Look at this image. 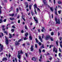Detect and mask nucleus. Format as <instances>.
Listing matches in <instances>:
<instances>
[{
  "label": "nucleus",
  "mask_w": 62,
  "mask_h": 62,
  "mask_svg": "<svg viewBox=\"0 0 62 62\" xmlns=\"http://www.w3.org/2000/svg\"><path fill=\"white\" fill-rule=\"evenodd\" d=\"M34 19L36 23H38V19H37V18H35V17H34Z\"/></svg>",
  "instance_id": "10"
},
{
  "label": "nucleus",
  "mask_w": 62,
  "mask_h": 62,
  "mask_svg": "<svg viewBox=\"0 0 62 62\" xmlns=\"http://www.w3.org/2000/svg\"><path fill=\"white\" fill-rule=\"evenodd\" d=\"M2 61H5V58H3V59H2Z\"/></svg>",
  "instance_id": "41"
},
{
  "label": "nucleus",
  "mask_w": 62,
  "mask_h": 62,
  "mask_svg": "<svg viewBox=\"0 0 62 62\" xmlns=\"http://www.w3.org/2000/svg\"><path fill=\"white\" fill-rule=\"evenodd\" d=\"M26 10L27 11H29V9L28 8H27L26 9Z\"/></svg>",
  "instance_id": "61"
},
{
  "label": "nucleus",
  "mask_w": 62,
  "mask_h": 62,
  "mask_svg": "<svg viewBox=\"0 0 62 62\" xmlns=\"http://www.w3.org/2000/svg\"><path fill=\"white\" fill-rule=\"evenodd\" d=\"M29 39L30 40H32V37L31 36L29 37Z\"/></svg>",
  "instance_id": "21"
},
{
  "label": "nucleus",
  "mask_w": 62,
  "mask_h": 62,
  "mask_svg": "<svg viewBox=\"0 0 62 62\" xmlns=\"http://www.w3.org/2000/svg\"><path fill=\"white\" fill-rule=\"evenodd\" d=\"M12 27L13 28H15V27L14 26H12Z\"/></svg>",
  "instance_id": "56"
},
{
  "label": "nucleus",
  "mask_w": 62,
  "mask_h": 62,
  "mask_svg": "<svg viewBox=\"0 0 62 62\" xmlns=\"http://www.w3.org/2000/svg\"><path fill=\"white\" fill-rule=\"evenodd\" d=\"M42 52H44V53L45 52V50L44 49H43L42 51Z\"/></svg>",
  "instance_id": "46"
},
{
  "label": "nucleus",
  "mask_w": 62,
  "mask_h": 62,
  "mask_svg": "<svg viewBox=\"0 0 62 62\" xmlns=\"http://www.w3.org/2000/svg\"><path fill=\"white\" fill-rule=\"evenodd\" d=\"M58 3H59V4H62V3L61 2V1H59L58 2Z\"/></svg>",
  "instance_id": "27"
},
{
  "label": "nucleus",
  "mask_w": 62,
  "mask_h": 62,
  "mask_svg": "<svg viewBox=\"0 0 62 62\" xmlns=\"http://www.w3.org/2000/svg\"><path fill=\"white\" fill-rule=\"evenodd\" d=\"M18 23H20V20H18Z\"/></svg>",
  "instance_id": "50"
},
{
  "label": "nucleus",
  "mask_w": 62,
  "mask_h": 62,
  "mask_svg": "<svg viewBox=\"0 0 62 62\" xmlns=\"http://www.w3.org/2000/svg\"><path fill=\"white\" fill-rule=\"evenodd\" d=\"M15 60L16 62H17V58H15Z\"/></svg>",
  "instance_id": "37"
},
{
  "label": "nucleus",
  "mask_w": 62,
  "mask_h": 62,
  "mask_svg": "<svg viewBox=\"0 0 62 62\" xmlns=\"http://www.w3.org/2000/svg\"><path fill=\"white\" fill-rule=\"evenodd\" d=\"M62 38H61V37H60V40H61V39H62Z\"/></svg>",
  "instance_id": "62"
},
{
  "label": "nucleus",
  "mask_w": 62,
  "mask_h": 62,
  "mask_svg": "<svg viewBox=\"0 0 62 62\" xmlns=\"http://www.w3.org/2000/svg\"><path fill=\"white\" fill-rule=\"evenodd\" d=\"M41 30V31L42 32H44V31L45 30V29H44V27H43L42 28V29Z\"/></svg>",
  "instance_id": "14"
},
{
  "label": "nucleus",
  "mask_w": 62,
  "mask_h": 62,
  "mask_svg": "<svg viewBox=\"0 0 62 62\" xmlns=\"http://www.w3.org/2000/svg\"><path fill=\"white\" fill-rule=\"evenodd\" d=\"M6 19H4V22H6Z\"/></svg>",
  "instance_id": "49"
},
{
  "label": "nucleus",
  "mask_w": 62,
  "mask_h": 62,
  "mask_svg": "<svg viewBox=\"0 0 62 62\" xmlns=\"http://www.w3.org/2000/svg\"><path fill=\"white\" fill-rule=\"evenodd\" d=\"M37 9L38 10H39V11H40V9H39V8H38Z\"/></svg>",
  "instance_id": "60"
},
{
  "label": "nucleus",
  "mask_w": 62,
  "mask_h": 62,
  "mask_svg": "<svg viewBox=\"0 0 62 62\" xmlns=\"http://www.w3.org/2000/svg\"><path fill=\"white\" fill-rule=\"evenodd\" d=\"M25 54L26 55V57H27L28 56V54H27L26 53H25Z\"/></svg>",
  "instance_id": "35"
},
{
  "label": "nucleus",
  "mask_w": 62,
  "mask_h": 62,
  "mask_svg": "<svg viewBox=\"0 0 62 62\" xmlns=\"http://www.w3.org/2000/svg\"><path fill=\"white\" fill-rule=\"evenodd\" d=\"M22 19H23V20H24V21H25V19H24V18H23V17H22Z\"/></svg>",
  "instance_id": "45"
},
{
  "label": "nucleus",
  "mask_w": 62,
  "mask_h": 62,
  "mask_svg": "<svg viewBox=\"0 0 62 62\" xmlns=\"http://www.w3.org/2000/svg\"><path fill=\"white\" fill-rule=\"evenodd\" d=\"M56 44L57 45V46H58V42H57L56 41Z\"/></svg>",
  "instance_id": "58"
},
{
  "label": "nucleus",
  "mask_w": 62,
  "mask_h": 62,
  "mask_svg": "<svg viewBox=\"0 0 62 62\" xmlns=\"http://www.w3.org/2000/svg\"><path fill=\"white\" fill-rule=\"evenodd\" d=\"M18 55L17 56V57L18 58L20 59L21 58V55H19L20 54V51H18Z\"/></svg>",
  "instance_id": "8"
},
{
  "label": "nucleus",
  "mask_w": 62,
  "mask_h": 62,
  "mask_svg": "<svg viewBox=\"0 0 62 62\" xmlns=\"http://www.w3.org/2000/svg\"><path fill=\"white\" fill-rule=\"evenodd\" d=\"M38 44H39V46H40L42 44L40 42H39L38 43Z\"/></svg>",
  "instance_id": "22"
},
{
  "label": "nucleus",
  "mask_w": 62,
  "mask_h": 62,
  "mask_svg": "<svg viewBox=\"0 0 62 62\" xmlns=\"http://www.w3.org/2000/svg\"><path fill=\"white\" fill-rule=\"evenodd\" d=\"M39 39H40V41L41 42H42V38H41V36H39Z\"/></svg>",
  "instance_id": "13"
},
{
  "label": "nucleus",
  "mask_w": 62,
  "mask_h": 62,
  "mask_svg": "<svg viewBox=\"0 0 62 62\" xmlns=\"http://www.w3.org/2000/svg\"><path fill=\"white\" fill-rule=\"evenodd\" d=\"M41 59H39V61H40V62H41Z\"/></svg>",
  "instance_id": "59"
},
{
  "label": "nucleus",
  "mask_w": 62,
  "mask_h": 62,
  "mask_svg": "<svg viewBox=\"0 0 62 62\" xmlns=\"http://www.w3.org/2000/svg\"><path fill=\"white\" fill-rule=\"evenodd\" d=\"M53 52H55L56 53H57V49L56 48L54 47Z\"/></svg>",
  "instance_id": "6"
},
{
  "label": "nucleus",
  "mask_w": 62,
  "mask_h": 62,
  "mask_svg": "<svg viewBox=\"0 0 62 62\" xmlns=\"http://www.w3.org/2000/svg\"><path fill=\"white\" fill-rule=\"evenodd\" d=\"M23 46H25V44H23Z\"/></svg>",
  "instance_id": "63"
},
{
  "label": "nucleus",
  "mask_w": 62,
  "mask_h": 62,
  "mask_svg": "<svg viewBox=\"0 0 62 62\" xmlns=\"http://www.w3.org/2000/svg\"><path fill=\"white\" fill-rule=\"evenodd\" d=\"M14 29H13L11 30V31H12V32H14Z\"/></svg>",
  "instance_id": "31"
},
{
  "label": "nucleus",
  "mask_w": 62,
  "mask_h": 62,
  "mask_svg": "<svg viewBox=\"0 0 62 62\" xmlns=\"http://www.w3.org/2000/svg\"><path fill=\"white\" fill-rule=\"evenodd\" d=\"M50 39L51 41H53L54 40V39L52 38H51Z\"/></svg>",
  "instance_id": "36"
},
{
  "label": "nucleus",
  "mask_w": 62,
  "mask_h": 62,
  "mask_svg": "<svg viewBox=\"0 0 62 62\" xmlns=\"http://www.w3.org/2000/svg\"><path fill=\"white\" fill-rule=\"evenodd\" d=\"M20 54H23V52H22V50H21L20 51Z\"/></svg>",
  "instance_id": "29"
},
{
  "label": "nucleus",
  "mask_w": 62,
  "mask_h": 62,
  "mask_svg": "<svg viewBox=\"0 0 62 62\" xmlns=\"http://www.w3.org/2000/svg\"><path fill=\"white\" fill-rule=\"evenodd\" d=\"M2 30L3 31H5V28H2Z\"/></svg>",
  "instance_id": "38"
},
{
  "label": "nucleus",
  "mask_w": 62,
  "mask_h": 62,
  "mask_svg": "<svg viewBox=\"0 0 62 62\" xmlns=\"http://www.w3.org/2000/svg\"><path fill=\"white\" fill-rule=\"evenodd\" d=\"M26 37H25V38H24V40H26V39H27V38H26Z\"/></svg>",
  "instance_id": "30"
},
{
  "label": "nucleus",
  "mask_w": 62,
  "mask_h": 62,
  "mask_svg": "<svg viewBox=\"0 0 62 62\" xmlns=\"http://www.w3.org/2000/svg\"><path fill=\"white\" fill-rule=\"evenodd\" d=\"M5 61H7V59L6 58H5Z\"/></svg>",
  "instance_id": "57"
},
{
  "label": "nucleus",
  "mask_w": 62,
  "mask_h": 62,
  "mask_svg": "<svg viewBox=\"0 0 62 62\" xmlns=\"http://www.w3.org/2000/svg\"><path fill=\"white\" fill-rule=\"evenodd\" d=\"M28 35V33H26L25 34V36H27Z\"/></svg>",
  "instance_id": "25"
},
{
  "label": "nucleus",
  "mask_w": 62,
  "mask_h": 62,
  "mask_svg": "<svg viewBox=\"0 0 62 62\" xmlns=\"http://www.w3.org/2000/svg\"><path fill=\"white\" fill-rule=\"evenodd\" d=\"M25 28L26 29H27V26H26L25 25Z\"/></svg>",
  "instance_id": "34"
},
{
  "label": "nucleus",
  "mask_w": 62,
  "mask_h": 62,
  "mask_svg": "<svg viewBox=\"0 0 62 62\" xmlns=\"http://www.w3.org/2000/svg\"><path fill=\"white\" fill-rule=\"evenodd\" d=\"M49 38H50V36L49 35H47L46 38V40H48Z\"/></svg>",
  "instance_id": "9"
},
{
  "label": "nucleus",
  "mask_w": 62,
  "mask_h": 62,
  "mask_svg": "<svg viewBox=\"0 0 62 62\" xmlns=\"http://www.w3.org/2000/svg\"><path fill=\"white\" fill-rule=\"evenodd\" d=\"M43 2H44V4L46 6H48L49 8H50V6L47 4V2L46 0H43Z\"/></svg>",
  "instance_id": "3"
},
{
  "label": "nucleus",
  "mask_w": 62,
  "mask_h": 62,
  "mask_svg": "<svg viewBox=\"0 0 62 62\" xmlns=\"http://www.w3.org/2000/svg\"><path fill=\"white\" fill-rule=\"evenodd\" d=\"M35 48H37L38 47V46H37V44H35Z\"/></svg>",
  "instance_id": "43"
},
{
  "label": "nucleus",
  "mask_w": 62,
  "mask_h": 62,
  "mask_svg": "<svg viewBox=\"0 0 62 62\" xmlns=\"http://www.w3.org/2000/svg\"><path fill=\"white\" fill-rule=\"evenodd\" d=\"M14 14H11L10 15H9V16H12V17H13L14 16Z\"/></svg>",
  "instance_id": "16"
},
{
  "label": "nucleus",
  "mask_w": 62,
  "mask_h": 62,
  "mask_svg": "<svg viewBox=\"0 0 62 62\" xmlns=\"http://www.w3.org/2000/svg\"><path fill=\"white\" fill-rule=\"evenodd\" d=\"M60 46L61 47V48H62V45L61 44H60Z\"/></svg>",
  "instance_id": "64"
},
{
  "label": "nucleus",
  "mask_w": 62,
  "mask_h": 62,
  "mask_svg": "<svg viewBox=\"0 0 62 62\" xmlns=\"http://www.w3.org/2000/svg\"><path fill=\"white\" fill-rule=\"evenodd\" d=\"M42 55H41V56L40 57V59H41L42 58Z\"/></svg>",
  "instance_id": "51"
},
{
  "label": "nucleus",
  "mask_w": 62,
  "mask_h": 62,
  "mask_svg": "<svg viewBox=\"0 0 62 62\" xmlns=\"http://www.w3.org/2000/svg\"><path fill=\"white\" fill-rule=\"evenodd\" d=\"M22 40H22L21 39H20V40H18V42H20V41H22Z\"/></svg>",
  "instance_id": "40"
},
{
  "label": "nucleus",
  "mask_w": 62,
  "mask_h": 62,
  "mask_svg": "<svg viewBox=\"0 0 62 62\" xmlns=\"http://www.w3.org/2000/svg\"><path fill=\"white\" fill-rule=\"evenodd\" d=\"M50 9L52 11V12H53V11H54V9H53V8H52V7H50Z\"/></svg>",
  "instance_id": "18"
},
{
  "label": "nucleus",
  "mask_w": 62,
  "mask_h": 62,
  "mask_svg": "<svg viewBox=\"0 0 62 62\" xmlns=\"http://www.w3.org/2000/svg\"><path fill=\"white\" fill-rule=\"evenodd\" d=\"M19 12V9L18 8H17L16 9V12Z\"/></svg>",
  "instance_id": "42"
},
{
  "label": "nucleus",
  "mask_w": 62,
  "mask_h": 62,
  "mask_svg": "<svg viewBox=\"0 0 62 62\" xmlns=\"http://www.w3.org/2000/svg\"><path fill=\"white\" fill-rule=\"evenodd\" d=\"M26 8H28V4L26 6Z\"/></svg>",
  "instance_id": "55"
},
{
  "label": "nucleus",
  "mask_w": 62,
  "mask_h": 62,
  "mask_svg": "<svg viewBox=\"0 0 62 62\" xmlns=\"http://www.w3.org/2000/svg\"><path fill=\"white\" fill-rule=\"evenodd\" d=\"M50 55V53H47L46 54V55Z\"/></svg>",
  "instance_id": "39"
},
{
  "label": "nucleus",
  "mask_w": 62,
  "mask_h": 62,
  "mask_svg": "<svg viewBox=\"0 0 62 62\" xmlns=\"http://www.w3.org/2000/svg\"><path fill=\"white\" fill-rule=\"evenodd\" d=\"M8 56H9V58L10 57V56H11V55H10V54H9Z\"/></svg>",
  "instance_id": "48"
},
{
  "label": "nucleus",
  "mask_w": 62,
  "mask_h": 62,
  "mask_svg": "<svg viewBox=\"0 0 62 62\" xmlns=\"http://www.w3.org/2000/svg\"><path fill=\"white\" fill-rule=\"evenodd\" d=\"M32 60L34 61H36V60H38V58H35V57H33L32 58Z\"/></svg>",
  "instance_id": "7"
},
{
  "label": "nucleus",
  "mask_w": 62,
  "mask_h": 62,
  "mask_svg": "<svg viewBox=\"0 0 62 62\" xmlns=\"http://www.w3.org/2000/svg\"><path fill=\"white\" fill-rule=\"evenodd\" d=\"M59 55L60 57H61V53H59Z\"/></svg>",
  "instance_id": "33"
},
{
  "label": "nucleus",
  "mask_w": 62,
  "mask_h": 62,
  "mask_svg": "<svg viewBox=\"0 0 62 62\" xmlns=\"http://www.w3.org/2000/svg\"><path fill=\"white\" fill-rule=\"evenodd\" d=\"M0 49L1 50H0V52H1V51H2L3 49V45H2L1 44V43H0Z\"/></svg>",
  "instance_id": "5"
},
{
  "label": "nucleus",
  "mask_w": 62,
  "mask_h": 62,
  "mask_svg": "<svg viewBox=\"0 0 62 62\" xmlns=\"http://www.w3.org/2000/svg\"><path fill=\"white\" fill-rule=\"evenodd\" d=\"M42 48H44V45L43 44H42Z\"/></svg>",
  "instance_id": "28"
},
{
  "label": "nucleus",
  "mask_w": 62,
  "mask_h": 62,
  "mask_svg": "<svg viewBox=\"0 0 62 62\" xmlns=\"http://www.w3.org/2000/svg\"><path fill=\"white\" fill-rule=\"evenodd\" d=\"M30 49L31 50V51H33V50H34V48H33V46H31Z\"/></svg>",
  "instance_id": "11"
},
{
  "label": "nucleus",
  "mask_w": 62,
  "mask_h": 62,
  "mask_svg": "<svg viewBox=\"0 0 62 62\" xmlns=\"http://www.w3.org/2000/svg\"><path fill=\"white\" fill-rule=\"evenodd\" d=\"M9 35H10V36L9 37V38H12V34H9Z\"/></svg>",
  "instance_id": "19"
},
{
  "label": "nucleus",
  "mask_w": 62,
  "mask_h": 62,
  "mask_svg": "<svg viewBox=\"0 0 62 62\" xmlns=\"http://www.w3.org/2000/svg\"><path fill=\"white\" fill-rule=\"evenodd\" d=\"M55 15H57V11H55Z\"/></svg>",
  "instance_id": "26"
},
{
  "label": "nucleus",
  "mask_w": 62,
  "mask_h": 62,
  "mask_svg": "<svg viewBox=\"0 0 62 62\" xmlns=\"http://www.w3.org/2000/svg\"><path fill=\"white\" fill-rule=\"evenodd\" d=\"M2 12H1V9H0V14H1ZM3 21H2V19H1L0 20V23H2V22Z\"/></svg>",
  "instance_id": "12"
},
{
  "label": "nucleus",
  "mask_w": 62,
  "mask_h": 62,
  "mask_svg": "<svg viewBox=\"0 0 62 62\" xmlns=\"http://www.w3.org/2000/svg\"><path fill=\"white\" fill-rule=\"evenodd\" d=\"M24 32V31H21V33H23Z\"/></svg>",
  "instance_id": "54"
},
{
  "label": "nucleus",
  "mask_w": 62,
  "mask_h": 62,
  "mask_svg": "<svg viewBox=\"0 0 62 62\" xmlns=\"http://www.w3.org/2000/svg\"><path fill=\"white\" fill-rule=\"evenodd\" d=\"M34 11L35 12V14H36L37 15V12H36V8H37V5L36 4H35L34 5Z\"/></svg>",
  "instance_id": "2"
},
{
  "label": "nucleus",
  "mask_w": 62,
  "mask_h": 62,
  "mask_svg": "<svg viewBox=\"0 0 62 62\" xmlns=\"http://www.w3.org/2000/svg\"><path fill=\"white\" fill-rule=\"evenodd\" d=\"M15 44L16 45H19V43L17 42H16Z\"/></svg>",
  "instance_id": "17"
},
{
  "label": "nucleus",
  "mask_w": 62,
  "mask_h": 62,
  "mask_svg": "<svg viewBox=\"0 0 62 62\" xmlns=\"http://www.w3.org/2000/svg\"><path fill=\"white\" fill-rule=\"evenodd\" d=\"M2 1V5H4V3H3V2L2 1Z\"/></svg>",
  "instance_id": "52"
},
{
  "label": "nucleus",
  "mask_w": 62,
  "mask_h": 62,
  "mask_svg": "<svg viewBox=\"0 0 62 62\" xmlns=\"http://www.w3.org/2000/svg\"><path fill=\"white\" fill-rule=\"evenodd\" d=\"M31 7H32V5H30L29 6V8L30 9H31Z\"/></svg>",
  "instance_id": "23"
},
{
  "label": "nucleus",
  "mask_w": 62,
  "mask_h": 62,
  "mask_svg": "<svg viewBox=\"0 0 62 62\" xmlns=\"http://www.w3.org/2000/svg\"><path fill=\"white\" fill-rule=\"evenodd\" d=\"M42 38L43 39V37H44V34H42Z\"/></svg>",
  "instance_id": "44"
},
{
  "label": "nucleus",
  "mask_w": 62,
  "mask_h": 62,
  "mask_svg": "<svg viewBox=\"0 0 62 62\" xmlns=\"http://www.w3.org/2000/svg\"><path fill=\"white\" fill-rule=\"evenodd\" d=\"M5 42L7 45L8 44V38H7L6 36H5Z\"/></svg>",
  "instance_id": "4"
},
{
  "label": "nucleus",
  "mask_w": 62,
  "mask_h": 62,
  "mask_svg": "<svg viewBox=\"0 0 62 62\" xmlns=\"http://www.w3.org/2000/svg\"><path fill=\"white\" fill-rule=\"evenodd\" d=\"M35 39L36 40V42L37 43H38V39H37V38H36Z\"/></svg>",
  "instance_id": "32"
},
{
  "label": "nucleus",
  "mask_w": 62,
  "mask_h": 62,
  "mask_svg": "<svg viewBox=\"0 0 62 62\" xmlns=\"http://www.w3.org/2000/svg\"><path fill=\"white\" fill-rule=\"evenodd\" d=\"M59 12V14H60V13H61V11H58Z\"/></svg>",
  "instance_id": "47"
},
{
  "label": "nucleus",
  "mask_w": 62,
  "mask_h": 62,
  "mask_svg": "<svg viewBox=\"0 0 62 62\" xmlns=\"http://www.w3.org/2000/svg\"><path fill=\"white\" fill-rule=\"evenodd\" d=\"M9 19H10V20H11V21H13V20H15V19L13 18H10Z\"/></svg>",
  "instance_id": "15"
},
{
  "label": "nucleus",
  "mask_w": 62,
  "mask_h": 62,
  "mask_svg": "<svg viewBox=\"0 0 62 62\" xmlns=\"http://www.w3.org/2000/svg\"><path fill=\"white\" fill-rule=\"evenodd\" d=\"M39 52L40 54L41 53V49H39Z\"/></svg>",
  "instance_id": "20"
},
{
  "label": "nucleus",
  "mask_w": 62,
  "mask_h": 62,
  "mask_svg": "<svg viewBox=\"0 0 62 62\" xmlns=\"http://www.w3.org/2000/svg\"><path fill=\"white\" fill-rule=\"evenodd\" d=\"M51 34L52 36L54 35V32H52L51 33Z\"/></svg>",
  "instance_id": "24"
},
{
  "label": "nucleus",
  "mask_w": 62,
  "mask_h": 62,
  "mask_svg": "<svg viewBox=\"0 0 62 62\" xmlns=\"http://www.w3.org/2000/svg\"><path fill=\"white\" fill-rule=\"evenodd\" d=\"M55 21L56 22V24L57 23L58 24H60V19H57V18H55Z\"/></svg>",
  "instance_id": "1"
},
{
  "label": "nucleus",
  "mask_w": 62,
  "mask_h": 62,
  "mask_svg": "<svg viewBox=\"0 0 62 62\" xmlns=\"http://www.w3.org/2000/svg\"><path fill=\"white\" fill-rule=\"evenodd\" d=\"M49 59L50 60H51L52 59V57H51V58H49Z\"/></svg>",
  "instance_id": "53"
}]
</instances>
